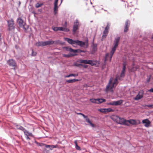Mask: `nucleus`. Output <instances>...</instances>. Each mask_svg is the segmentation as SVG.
Listing matches in <instances>:
<instances>
[{"instance_id": "1", "label": "nucleus", "mask_w": 153, "mask_h": 153, "mask_svg": "<svg viewBox=\"0 0 153 153\" xmlns=\"http://www.w3.org/2000/svg\"><path fill=\"white\" fill-rule=\"evenodd\" d=\"M17 23L20 27L23 28L25 32H27V30L29 26L26 24L21 17H19L17 19Z\"/></svg>"}, {"instance_id": "2", "label": "nucleus", "mask_w": 153, "mask_h": 153, "mask_svg": "<svg viewBox=\"0 0 153 153\" xmlns=\"http://www.w3.org/2000/svg\"><path fill=\"white\" fill-rule=\"evenodd\" d=\"M88 39L85 40V42L77 40H76V44L81 47H83L84 48H86L88 46Z\"/></svg>"}, {"instance_id": "3", "label": "nucleus", "mask_w": 153, "mask_h": 153, "mask_svg": "<svg viewBox=\"0 0 153 153\" xmlns=\"http://www.w3.org/2000/svg\"><path fill=\"white\" fill-rule=\"evenodd\" d=\"M7 64L9 66L12 67L14 70L17 67V64L15 60L13 59H10L7 61Z\"/></svg>"}, {"instance_id": "4", "label": "nucleus", "mask_w": 153, "mask_h": 153, "mask_svg": "<svg viewBox=\"0 0 153 153\" xmlns=\"http://www.w3.org/2000/svg\"><path fill=\"white\" fill-rule=\"evenodd\" d=\"M111 83V79H110L109 81V83L106 87V89L107 90L110 88L111 91H112L113 92V90H112L113 88L116 87L118 83V82L117 79V78H116L115 79L114 82L113 83L112 85L110 87V84Z\"/></svg>"}, {"instance_id": "5", "label": "nucleus", "mask_w": 153, "mask_h": 153, "mask_svg": "<svg viewBox=\"0 0 153 153\" xmlns=\"http://www.w3.org/2000/svg\"><path fill=\"white\" fill-rule=\"evenodd\" d=\"M111 83V79H110L109 81V83L106 87V89L107 90L110 88L111 91H112L113 92V90H112L113 88L116 87L118 83V82L117 79V78H116L115 79L114 82L113 83L112 85L110 87V84Z\"/></svg>"}, {"instance_id": "6", "label": "nucleus", "mask_w": 153, "mask_h": 153, "mask_svg": "<svg viewBox=\"0 0 153 153\" xmlns=\"http://www.w3.org/2000/svg\"><path fill=\"white\" fill-rule=\"evenodd\" d=\"M112 119L117 123L121 125L123 124L124 119L123 118H121L117 115L114 116L111 118Z\"/></svg>"}, {"instance_id": "7", "label": "nucleus", "mask_w": 153, "mask_h": 153, "mask_svg": "<svg viewBox=\"0 0 153 153\" xmlns=\"http://www.w3.org/2000/svg\"><path fill=\"white\" fill-rule=\"evenodd\" d=\"M8 27V30L9 31L14 30L15 27L14 26V21L12 19L7 21Z\"/></svg>"}, {"instance_id": "8", "label": "nucleus", "mask_w": 153, "mask_h": 153, "mask_svg": "<svg viewBox=\"0 0 153 153\" xmlns=\"http://www.w3.org/2000/svg\"><path fill=\"white\" fill-rule=\"evenodd\" d=\"M123 103V100H120L117 101H113L111 102H110L107 103V105H119Z\"/></svg>"}, {"instance_id": "9", "label": "nucleus", "mask_w": 153, "mask_h": 153, "mask_svg": "<svg viewBox=\"0 0 153 153\" xmlns=\"http://www.w3.org/2000/svg\"><path fill=\"white\" fill-rule=\"evenodd\" d=\"M79 23L78 20H76L74 23V25L73 28V32L74 33H75L77 30L78 29V25Z\"/></svg>"}, {"instance_id": "10", "label": "nucleus", "mask_w": 153, "mask_h": 153, "mask_svg": "<svg viewBox=\"0 0 153 153\" xmlns=\"http://www.w3.org/2000/svg\"><path fill=\"white\" fill-rule=\"evenodd\" d=\"M58 41H53V40H51L44 41L45 46L47 45H52L53 44H57L58 43Z\"/></svg>"}, {"instance_id": "11", "label": "nucleus", "mask_w": 153, "mask_h": 153, "mask_svg": "<svg viewBox=\"0 0 153 153\" xmlns=\"http://www.w3.org/2000/svg\"><path fill=\"white\" fill-rule=\"evenodd\" d=\"M143 90L140 91L138 93V94L134 98L135 100H137L143 97Z\"/></svg>"}, {"instance_id": "12", "label": "nucleus", "mask_w": 153, "mask_h": 153, "mask_svg": "<svg viewBox=\"0 0 153 153\" xmlns=\"http://www.w3.org/2000/svg\"><path fill=\"white\" fill-rule=\"evenodd\" d=\"M91 47L92 48V52H93V53H95L97 51V44L96 43H94V39L93 40V41L92 42Z\"/></svg>"}, {"instance_id": "13", "label": "nucleus", "mask_w": 153, "mask_h": 153, "mask_svg": "<svg viewBox=\"0 0 153 153\" xmlns=\"http://www.w3.org/2000/svg\"><path fill=\"white\" fill-rule=\"evenodd\" d=\"M120 39V37H117L115 38L113 41L114 46L117 47L119 43Z\"/></svg>"}, {"instance_id": "14", "label": "nucleus", "mask_w": 153, "mask_h": 153, "mask_svg": "<svg viewBox=\"0 0 153 153\" xmlns=\"http://www.w3.org/2000/svg\"><path fill=\"white\" fill-rule=\"evenodd\" d=\"M68 51L70 52H73L74 53H81L82 52L85 53V51L84 50H82L80 49L74 50L72 49L71 48H70L68 50Z\"/></svg>"}, {"instance_id": "15", "label": "nucleus", "mask_w": 153, "mask_h": 153, "mask_svg": "<svg viewBox=\"0 0 153 153\" xmlns=\"http://www.w3.org/2000/svg\"><path fill=\"white\" fill-rule=\"evenodd\" d=\"M130 24V22L128 20H126L125 22V27L124 29V32H127L128 30Z\"/></svg>"}, {"instance_id": "16", "label": "nucleus", "mask_w": 153, "mask_h": 153, "mask_svg": "<svg viewBox=\"0 0 153 153\" xmlns=\"http://www.w3.org/2000/svg\"><path fill=\"white\" fill-rule=\"evenodd\" d=\"M64 39L65 41H67L69 44L72 45L76 44V40H74L71 39H69L68 38H64Z\"/></svg>"}, {"instance_id": "17", "label": "nucleus", "mask_w": 153, "mask_h": 153, "mask_svg": "<svg viewBox=\"0 0 153 153\" xmlns=\"http://www.w3.org/2000/svg\"><path fill=\"white\" fill-rule=\"evenodd\" d=\"M14 125L17 129L22 131H23L24 132V131H25L26 130L24 127L20 125H19L18 124L16 123H15Z\"/></svg>"}, {"instance_id": "18", "label": "nucleus", "mask_w": 153, "mask_h": 153, "mask_svg": "<svg viewBox=\"0 0 153 153\" xmlns=\"http://www.w3.org/2000/svg\"><path fill=\"white\" fill-rule=\"evenodd\" d=\"M142 123H143L145 124L144 126L146 127H149L150 123V121L148 119L143 120Z\"/></svg>"}, {"instance_id": "19", "label": "nucleus", "mask_w": 153, "mask_h": 153, "mask_svg": "<svg viewBox=\"0 0 153 153\" xmlns=\"http://www.w3.org/2000/svg\"><path fill=\"white\" fill-rule=\"evenodd\" d=\"M117 48V47L114 46L112 48L110 51L111 55H110V61H111V59L112 58V56H113L114 52L116 51Z\"/></svg>"}, {"instance_id": "20", "label": "nucleus", "mask_w": 153, "mask_h": 153, "mask_svg": "<svg viewBox=\"0 0 153 153\" xmlns=\"http://www.w3.org/2000/svg\"><path fill=\"white\" fill-rule=\"evenodd\" d=\"M45 147L46 148H49L50 149L52 150L53 148H56L57 147V145H48L45 144Z\"/></svg>"}, {"instance_id": "21", "label": "nucleus", "mask_w": 153, "mask_h": 153, "mask_svg": "<svg viewBox=\"0 0 153 153\" xmlns=\"http://www.w3.org/2000/svg\"><path fill=\"white\" fill-rule=\"evenodd\" d=\"M24 133L26 136H31L32 137H34L32 133L29 132L26 129L25 130V131H24Z\"/></svg>"}, {"instance_id": "22", "label": "nucleus", "mask_w": 153, "mask_h": 153, "mask_svg": "<svg viewBox=\"0 0 153 153\" xmlns=\"http://www.w3.org/2000/svg\"><path fill=\"white\" fill-rule=\"evenodd\" d=\"M36 45L38 47L45 46V42L42 41L36 43Z\"/></svg>"}, {"instance_id": "23", "label": "nucleus", "mask_w": 153, "mask_h": 153, "mask_svg": "<svg viewBox=\"0 0 153 153\" xmlns=\"http://www.w3.org/2000/svg\"><path fill=\"white\" fill-rule=\"evenodd\" d=\"M77 55V54L75 53L74 54H63V56L64 57L66 58H69L72 56H76Z\"/></svg>"}, {"instance_id": "24", "label": "nucleus", "mask_w": 153, "mask_h": 153, "mask_svg": "<svg viewBox=\"0 0 153 153\" xmlns=\"http://www.w3.org/2000/svg\"><path fill=\"white\" fill-rule=\"evenodd\" d=\"M87 64H90L91 66H94L96 65V63L94 61L88 60Z\"/></svg>"}, {"instance_id": "25", "label": "nucleus", "mask_w": 153, "mask_h": 153, "mask_svg": "<svg viewBox=\"0 0 153 153\" xmlns=\"http://www.w3.org/2000/svg\"><path fill=\"white\" fill-rule=\"evenodd\" d=\"M106 101V100L102 98H98L97 99V104H100L102 103L103 102Z\"/></svg>"}, {"instance_id": "26", "label": "nucleus", "mask_w": 153, "mask_h": 153, "mask_svg": "<svg viewBox=\"0 0 153 153\" xmlns=\"http://www.w3.org/2000/svg\"><path fill=\"white\" fill-rule=\"evenodd\" d=\"M78 81L79 80L78 79H74L66 80V82L69 83H72L74 82Z\"/></svg>"}, {"instance_id": "27", "label": "nucleus", "mask_w": 153, "mask_h": 153, "mask_svg": "<svg viewBox=\"0 0 153 153\" xmlns=\"http://www.w3.org/2000/svg\"><path fill=\"white\" fill-rule=\"evenodd\" d=\"M128 122H129V124L132 125H134L137 124V122L136 121L134 120L131 119L129 120Z\"/></svg>"}, {"instance_id": "28", "label": "nucleus", "mask_w": 153, "mask_h": 153, "mask_svg": "<svg viewBox=\"0 0 153 153\" xmlns=\"http://www.w3.org/2000/svg\"><path fill=\"white\" fill-rule=\"evenodd\" d=\"M108 30H107L105 29L104 31H103L102 37H106V36L108 34Z\"/></svg>"}, {"instance_id": "29", "label": "nucleus", "mask_w": 153, "mask_h": 153, "mask_svg": "<svg viewBox=\"0 0 153 153\" xmlns=\"http://www.w3.org/2000/svg\"><path fill=\"white\" fill-rule=\"evenodd\" d=\"M53 30L55 31L58 30L62 31V27H55L53 28Z\"/></svg>"}, {"instance_id": "30", "label": "nucleus", "mask_w": 153, "mask_h": 153, "mask_svg": "<svg viewBox=\"0 0 153 153\" xmlns=\"http://www.w3.org/2000/svg\"><path fill=\"white\" fill-rule=\"evenodd\" d=\"M88 123H89L90 125L92 127H94L95 126L93 124L91 121L88 118H87V119L85 120Z\"/></svg>"}, {"instance_id": "31", "label": "nucleus", "mask_w": 153, "mask_h": 153, "mask_svg": "<svg viewBox=\"0 0 153 153\" xmlns=\"http://www.w3.org/2000/svg\"><path fill=\"white\" fill-rule=\"evenodd\" d=\"M129 120H124V121H123V125L127 126H129V123L128 122Z\"/></svg>"}, {"instance_id": "32", "label": "nucleus", "mask_w": 153, "mask_h": 153, "mask_svg": "<svg viewBox=\"0 0 153 153\" xmlns=\"http://www.w3.org/2000/svg\"><path fill=\"white\" fill-rule=\"evenodd\" d=\"M58 8L57 4H54V12L55 15L57 13Z\"/></svg>"}, {"instance_id": "33", "label": "nucleus", "mask_w": 153, "mask_h": 153, "mask_svg": "<svg viewBox=\"0 0 153 153\" xmlns=\"http://www.w3.org/2000/svg\"><path fill=\"white\" fill-rule=\"evenodd\" d=\"M126 65L127 64L126 62H125L123 63V67L122 68V71L125 72Z\"/></svg>"}, {"instance_id": "34", "label": "nucleus", "mask_w": 153, "mask_h": 153, "mask_svg": "<svg viewBox=\"0 0 153 153\" xmlns=\"http://www.w3.org/2000/svg\"><path fill=\"white\" fill-rule=\"evenodd\" d=\"M88 60H83L80 59L79 60L78 62L80 63H84L85 64H87Z\"/></svg>"}, {"instance_id": "35", "label": "nucleus", "mask_w": 153, "mask_h": 153, "mask_svg": "<svg viewBox=\"0 0 153 153\" xmlns=\"http://www.w3.org/2000/svg\"><path fill=\"white\" fill-rule=\"evenodd\" d=\"M77 75H78L77 74L76 75L75 74H70L68 75L65 76L64 77L65 78H68V77H70L71 76H77Z\"/></svg>"}, {"instance_id": "36", "label": "nucleus", "mask_w": 153, "mask_h": 153, "mask_svg": "<svg viewBox=\"0 0 153 153\" xmlns=\"http://www.w3.org/2000/svg\"><path fill=\"white\" fill-rule=\"evenodd\" d=\"M90 101L92 103L97 104V99L92 98L90 99Z\"/></svg>"}, {"instance_id": "37", "label": "nucleus", "mask_w": 153, "mask_h": 153, "mask_svg": "<svg viewBox=\"0 0 153 153\" xmlns=\"http://www.w3.org/2000/svg\"><path fill=\"white\" fill-rule=\"evenodd\" d=\"M110 54L109 53H106L105 55V57L104 59V63H106L107 60V58L108 57Z\"/></svg>"}, {"instance_id": "38", "label": "nucleus", "mask_w": 153, "mask_h": 153, "mask_svg": "<svg viewBox=\"0 0 153 153\" xmlns=\"http://www.w3.org/2000/svg\"><path fill=\"white\" fill-rule=\"evenodd\" d=\"M69 31V29L66 27H62V31L65 32H68Z\"/></svg>"}, {"instance_id": "39", "label": "nucleus", "mask_w": 153, "mask_h": 153, "mask_svg": "<svg viewBox=\"0 0 153 153\" xmlns=\"http://www.w3.org/2000/svg\"><path fill=\"white\" fill-rule=\"evenodd\" d=\"M77 114H79V115H82L83 117L85 119V120L86 119H87V118H88V116H86V115H85L84 114H82V113H77Z\"/></svg>"}, {"instance_id": "40", "label": "nucleus", "mask_w": 153, "mask_h": 153, "mask_svg": "<svg viewBox=\"0 0 153 153\" xmlns=\"http://www.w3.org/2000/svg\"><path fill=\"white\" fill-rule=\"evenodd\" d=\"M98 111H100L101 112H102V113H106V109H105V108L99 109H98Z\"/></svg>"}, {"instance_id": "41", "label": "nucleus", "mask_w": 153, "mask_h": 153, "mask_svg": "<svg viewBox=\"0 0 153 153\" xmlns=\"http://www.w3.org/2000/svg\"><path fill=\"white\" fill-rule=\"evenodd\" d=\"M43 5V3L39 4V3H37L35 5V7L38 8Z\"/></svg>"}, {"instance_id": "42", "label": "nucleus", "mask_w": 153, "mask_h": 153, "mask_svg": "<svg viewBox=\"0 0 153 153\" xmlns=\"http://www.w3.org/2000/svg\"><path fill=\"white\" fill-rule=\"evenodd\" d=\"M106 112H110L113 111V110L111 108H109L107 109H106Z\"/></svg>"}, {"instance_id": "43", "label": "nucleus", "mask_w": 153, "mask_h": 153, "mask_svg": "<svg viewBox=\"0 0 153 153\" xmlns=\"http://www.w3.org/2000/svg\"><path fill=\"white\" fill-rule=\"evenodd\" d=\"M125 75V72L122 71L121 72V73L120 74V76L121 77H123V78Z\"/></svg>"}, {"instance_id": "44", "label": "nucleus", "mask_w": 153, "mask_h": 153, "mask_svg": "<svg viewBox=\"0 0 153 153\" xmlns=\"http://www.w3.org/2000/svg\"><path fill=\"white\" fill-rule=\"evenodd\" d=\"M79 65H80L82 67H83L84 68H86L88 67V65H83L82 64H79Z\"/></svg>"}, {"instance_id": "45", "label": "nucleus", "mask_w": 153, "mask_h": 153, "mask_svg": "<svg viewBox=\"0 0 153 153\" xmlns=\"http://www.w3.org/2000/svg\"><path fill=\"white\" fill-rule=\"evenodd\" d=\"M143 106H147L148 107H152L153 108V105H143Z\"/></svg>"}, {"instance_id": "46", "label": "nucleus", "mask_w": 153, "mask_h": 153, "mask_svg": "<svg viewBox=\"0 0 153 153\" xmlns=\"http://www.w3.org/2000/svg\"><path fill=\"white\" fill-rule=\"evenodd\" d=\"M151 77V75H150L149 76H148L147 78L146 79V82H149Z\"/></svg>"}, {"instance_id": "47", "label": "nucleus", "mask_w": 153, "mask_h": 153, "mask_svg": "<svg viewBox=\"0 0 153 153\" xmlns=\"http://www.w3.org/2000/svg\"><path fill=\"white\" fill-rule=\"evenodd\" d=\"M116 78H117V80L119 79L121 81L123 80L122 78H123V77H121L120 76H116Z\"/></svg>"}, {"instance_id": "48", "label": "nucleus", "mask_w": 153, "mask_h": 153, "mask_svg": "<svg viewBox=\"0 0 153 153\" xmlns=\"http://www.w3.org/2000/svg\"><path fill=\"white\" fill-rule=\"evenodd\" d=\"M110 25L109 23H107V25L105 29L107 30H109L110 28Z\"/></svg>"}, {"instance_id": "49", "label": "nucleus", "mask_w": 153, "mask_h": 153, "mask_svg": "<svg viewBox=\"0 0 153 153\" xmlns=\"http://www.w3.org/2000/svg\"><path fill=\"white\" fill-rule=\"evenodd\" d=\"M36 53L33 51V50L32 51V56H35L36 55Z\"/></svg>"}, {"instance_id": "50", "label": "nucleus", "mask_w": 153, "mask_h": 153, "mask_svg": "<svg viewBox=\"0 0 153 153\" xmlns=\"http://www.w3.org/2000/svg\"><path fill=\"white\" fill-rule=\"evenodd\" d=\"M75 148L77 150H80V147L78 146V145H76L75 146Z\"/></svg>"}, {"instance_id": "51", "label": "nucleus", "mask_w": 153, "mask_h": 153, "mask_svg": "<svg viewBox=\"0 0 153 153\" xmlns=\"http://www.w3.org/2000/svg\"><path fill=\"white\" fill-rule=\"evenodd\" d=\"M148 91L153 93V88H151L148 90Z\"/></svg>"}, {"instance_id": "52", "label": "nucleus", "mask_w": 153, "mask_h": 153, "mask_svg": "<svg viewBox=\"0 0 153 153\" xmlns=\"http://www.w3.org/2000/svg\"><path fill=\"white\" fill-rule=\"evenodd\" d=\"M58 0H55L54 2V4H58Z\"/></svg>"}, {"instance_id": "53", "label": "nucleus", "mask_w": 153, "mask_h": 153, "mask_svg": "<svg viewBox=\"0 0 153 153\" xmlns=\"http://www.w3.org/2000/svg\"><path fill=\"white\" fill-rule=\"evenodd\" d=\"M25 137L27 140H30V138L29 137V136H25Z\"/></svg>"}, {"instance_id": "54", "label": "nucleus", "mask_w": 153, "mask_h": 153, "mask_svg": "<svg viewBox=\"0 0 153 153\" xmlns=\"http://www.w3.org/2000/svg\"><path fill=\"white\" fill-rule=\"evenodd\" d=\"M32 13L34 14V16H35V15L36 14L35 12L33 11H32Z\"/></svg>"}, {"instance_id": "55", "label": "nucleus", "mask_w": 153, "mask_h": 153, "mask_svg": "<svg viewBox=\"0 0 153 153\" xmlns=\"http://www.w3.org/2000/svg\"><path fill=\"white\" fill-rule=\"evenodd\" d=\"M74 143H75V146H76V145H78L77 143V140H75L74 141Z\"/></svg>"}, {"instance_id": "56", "label": "nucleus", "mask_w": 153, "mask_h": 153, "mask_svg": "<svg viewBox=\"0 0 153 153\" xmlns=\"http://www.w3.org/2000/svg\"><path fill=\"white\" fill-rule=\"evenodd\" d=\"M64 26L66 27L67 26V22H65L64 24Z\"/></svg>"}, {"instance_id": "57", "label": "nucleus", "mask_w": 153, "mask_h": 153, "mask_svg": "<svg viewBox=\"0 0 153 153\" xmlns=\"http://www.w3.org/2000/svg\"><path fill=\"white\" fill-rule=\"evenodd\" d=\"M1 33H0V42L1 40Z\"/></svg>"}, {"instance_id": "58", "label": "nucleus", "mask_w": 153, "mask_h": 153, "mask_svg": "<svg viewBox=\"0 0 153 153\" xmlns=\"http://www.w3.org/2000/svg\"><path fill=\"white\" fill-rule=\"evenodd\" d=\"M79 64H77V65H75L77 66H79Z\"/></svg>"}, {"instance_id": "59", "label": "nucleus", "mask_w": 153, "mask_h": 153, "mask_svg": "<svg viewBox=\"0 0 153 153\" xmlns=\"http://www.w3.org/2000/svg\"><path fill=\"white\" fill-rule=\"evenodd\" d=\"M20 4H21V2H20V1H19V5Z\"/></svg>"}, {"instance_id": "60", "label": "nucleus", "mask_w": 153, "mask_h": 153, "mask_svg": "<svg viewBox=\"0 0 153 153\" xmlns=\"http://www.w3.org/2000/svg\"><path fill=\"white\" fill-rule=\"evenodd\" d=\"M104 10L105 11H107V10Z\"/></svg>"}, {"instance_id": "61", "label": "nucleus", "mask_w": 153, "mask_h": 153, "mask_svg": "<svg viewBox=\"0 0 153 153\" xmlns=\"http://www.w3.org/2000/svg\"><path fill=\"white\" fill-rule=\"evenodd\" d=\"M63 0H61V3L62 2Z\"/></svg>"}]
</instances>
